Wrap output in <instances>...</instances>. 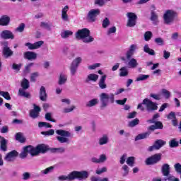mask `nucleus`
<instances>
[{"label": "nucleus", "instance_id": "nucleus-1", "mask_svg": "<svg viewBox=\"0 0 181 181\" xmlns=\"http://www.w3.org/2000/svg\"><path fill=\"white\" fill-rule=\"evenodd\" d=\"M90 176V173H88L86 170H82V171H76L74 170L69 173L67 175H61L59 176L57 180L59 181H73L76 180V179H78V180H86V179H88V177Z\"/></svg>", "mask_w": 181, "mask_h": 181}, {"label": "nucleus", "instance_id": "nucleus-2", "mask_svg": "<svg viewBox=\"0 0 181 181\" xmlns=\"http://www.w3.org/2000/svg\"><path fill=\"white\" fill-rule=\"evenodd\" d=\"M90 30L88 28H83L78 30L76 34V38L78 40H81L83 43H91V42H94V37L90 35Z\"/></svg>", "mask_w": 181, "mask_h": 181}, {"label": "nucleus", "instance_id": "nucleus-3", "mask_svg": "<svg viewBox=\"0 0 181 181\" xmlns=\"http://www.w3.org/2000/svg\"><path fill=\"white\" fill-rule=\"evenodd\" d=\"M115 95L113 93H102L100 95V110H104L108 107V104L110 102L111 104H114Z\"/></svg>", "mask_w": 181, "mask_h": 181}, {"label": "nucleus", "instance_id": "nucleus-4", "mask_svg": "<svg viewBox=\"0 0 181 181\" xmlns=\"http://www.w3.org/2000/svg\"><path fill=\"white\" fill-rule=\"evenodd\" d=\"M56 134L59 136H56L57 141L59 142V144H70V138L71 136V133L69 131L58 129L56 130Z\"/></svg>", "mask_w": 181, "mask_h": 181}, {"label": "nucleus", "instance_id": "nucleus-5", "mask_svg": "<svg viewBox=\"0 0 181 181\" xmlns=\"http://www.w3.org/2000/svg\"><path fill=\"white\" fill-rule=\"evenodd\" d=\"M161 173L165 176L163 181H180L179 178L170 175V165L168 163H164L161 166Z\"/></svg>", "mask_w": 181, "mask_h": 181}, {"label": "nucleus", "instance_id": "nucleus-6", "mask_svg": "<svg viewBox=\"0 0 181 181\" xmlns=\"http://www.w3.org/2000/svg\"><path fill=\"white\" fill-rule=\"evenodd\" d=\"M177 16V13L173 10H166L163 16L165 25H172L175 22V18Z\"/></svg>", "mask_w": 181, "mask_h": 181}, {"label": "nucleus", "instance_id": "nucleus-7", "mask_svg": "<svg viewBox=\"0 0 181 181\" xmlns=\"http://www.w3.org/2000/svg\"><path fill=\"white\" fill-rule=\"evenodd\" d=\"M81 62H83V58H81V57H77L72 61L69 66L71 76H76V73H77L78 66L81 64Z\"/></svg>", "mask_w": 181, "mask_h": 181}, {"label": "nucleus", "instance_id": "nucleus-8", "mask_svg": "<svg viewBox=\"0 0 181 181\" xmlns=\"http://www.w3.org/2000/svg\"><path fill=\"white\" fill-rule=\"evenodd\" d=\"M143 104L145 105L147 112H153L158 110V103L153 102L148 98H145L143 100Z\"/></svg>", "mask_w": 181, "mask_h": 181}, {"label": "nucleus", "instance_id": "nucleus-9", "mask_svg": "<svg viewBox=\"0 0 181 181\" xmlns=\"http://www.w3.org/2000/svg\"><path fill=\"white\" fill-rule=\"evenodd\" d=\"M162 160V153H156L148 158L145 160L146 165L147 166H151L152 165H156V163Z\"/></svg>", "mask_w": 181, "mask_h": 181}, {"label": "nucleus", "instance_id": "nucleus-10", "mask_svg": "<svg viewBox=\"0 0 181 181\" xmlns=\"http://www.w3.org/2000/svg\"><path fill=\"white\" fill-rule=\"evenodd\" d=\"M1 45L3 46L2 54L4 59H9V57L13 56V51L9 47L8 41L1 42Z\"/></svg>", "mask_w": 181, "mask_h": 181}, {"label": "nucleus", "instance_id": "nucleus-11", "mask_svg": "<svg viewBox=\"0 0 181 181\" xmlns=\"http://www.w3.org/2000/svg\"><path fill=\"white\" fill-rule=\"evenodd\" d=\"M100 13H101V11L99 8L91 9L86 16V20L88 22L93 23L97 21V16H98Z\"/></svg>", "mask_w": 181, "mask_h": 181}, {"label": "nucleus", "instance_id": "nucleus-12", "mask_svg": "<svg viewBox=\"0 0 181 181\" xmlns=\"http://www.w3.org/2000/svg\"><path fill=\"white\" fill-rule=\"evenodd\" d=\"M127 16L128 18L127 26L128 28H134L135 25H136V20L138 19V16L136 14L132 12L127 13Z\"/></svg>", "mask_w": 181, "mask_h": 181}, {"label": "nucleus", "instance_id": "nucleus-13", "mask_svg": "<svg viewBox=\"0 0 181 181\" xmlns=\"http://www.w3.org/2000/svg\"><path fill=\"white\" fill-rule=\"evenodd\" d=\"M166 145V141L162 139H157L155 141L153 146H149L148 148V152H153V151H159L162 146Z\"/></svg>", "mask_w": 181, "mask_h": 181}, {"label": "nucleus", "instance_id": "nucleus-14", "mask_svg": "<svg viewBox=\"0 0 181 181\" xmlns=\"http://www.w3.org/2000/svg\"><path fill=\"white\" fill-rule=\"evenodd\" d=\"M148 132L143 133V134H139L135 137V141H140V139H146V138H148L149 135H151V132H153L155 129H156V127L155 125H151L147 128Z\"/></svg>", "mask_w": 181, "mask_h": 181}, {"label": "nucleus", "instance_id": "nucleus-15", "mask_svg": "<svg viewBox=\"0 0 181 181\" xmlns=\"http://www.w3.org/2000/svg\"><path fill=\"white\" fill-rule=\"evenodd\" d=\"M18 155H19V153H18V151H16V150H13L6 155V156L4 157V160L8 163L15 162V159L18 158Z\"/></svg>", "mask_w": 181, "mask_h": 181}, {"label": "nucleus", "instance_id": "nucleus-16", "mask_svg": "<svg viewBox=\"0 0 181 181\" xmlns=\"http://www.w3.org/2000/svg\"><path fill=\"white\" fill-rule=\"evenodd\" d=\"M0 37L4 40L8 39H11V40H13V39H15V35H13V33L9 30H4L0 33Z\"/></svg>", "mask_w": 181, "mask_h": 181}, {"label": "nucleus", "instance_id": "nucleus-17", "mask_svg": "<svg viewBox=\"0 0 181 181\" xmlns=\"http://www.w3.org/2000/svg\"><path fill=\"white\" fill-rule=\"evenodd\" d=\"M45 42L43 41H37L35 42V43L32 44L30 42H26L25 44V46H26L29 50H35L36 49H39L43 46Z\"/></svg>", "mask_w": 181, "mask_h": 181}, {"label": "nucleus", "instance_id": "nucleus-18", "mask_svg": "<svg viewBox=\"0 0 181 181\" xmlns=\"http://www.w3.org/2000/svg\"><path fill=\"white\" fill-rule=\"evenodd\" d=\"M23 57L26 60H36L37 59V54L36 52L27 51L24 52Z\"/></svg>", "mask_w": 181, "mask_h": 181}, {"label": "nucleus", "instance_id": "nucleus-19", "mask_svg": "<svg viewBox=\"0 0 181 181\" xmlns=\"http://www.w3.org/2000/svg\"><path fill=\"white\" fill-rule=\"evenodd\" d=\"M25 150L28 151V153H30L31 156H38L39 155V152L37 150V147H35L33 146H31V145L26 146Z\"/></svg>", "mask_w": 181, "mask_h": 181}, {"label": "nucleus", "instance_id": "nucleus-20", "mask_svg": "<svg viewBox=\"0 0 181 181\" xmlns=\"http://www.w3.org/2000/svg\"><path fill=\"white\" fill-rule=\"evenodd\" d=\"M11 23V17L3 15L0 17V26H8Z\"/></svg>", "mask_w": 181, "mask_h": 181}, {"label": "nucleus", "instance_id": "nucleus-21", "mask_svg": "<svg viewBox=\"0 0 181 181\" xmlns=\"http://www.w3.org/2000/svg\"><path fill=\"white\" fill-rule=\"evenodd\" d=\"M37 151L38 152V155L40 153H46L49 151V146L45 144H41L37 146Z\"/></svg>", "mask_w": 181, "mask_h": 181}, {"label": "nucleus", "instance_id": "nucleus-22", "mask_svg": "<svg viewBox=\"0 0 181 181\" xmlns=\"http://www.w3.org/2000/svg\"><path fill=\"white\" fill-rule=\"evenodd\" d=\"M40 100L41 101H46L47 100V93H46V88L41 86L40 88Z\"/></svg>", "mask_w": 181, "mask_h": 181}, {"label": "nucleus", "instance_id": "nucleus-23", "mask_svg": "<svg viewBox=\"0 0 181 181\" xmlns=\"http://www.w3.org/2000/svg\"><path fill=\"white\" fill-rule=\"evenodd\" d=\"M105 80H107V75L102 76L99 80L98 86L101 90H105V88H107V83H105Z\"/></svg>", "mask_w": 181, "mask_h": 181}, {"label": "nucleus", "instance_id": "nucleus-24", "mask_svg": "<svg viewBox=\"0 0 181 181\" xmlns=\"http://www.w3.org/2000/svg\"><path fill=\"white\" fill-rule=\"evenodd\" d=\"M0 151L2 152H6L8 151V140L6 139L0 140Z\"/></svg>", "mask_w": 181, "mask_h": 181}, {"label": "nucleus", "instance_id": "nucleus-25", "mask_svg": "<svg viewBox=\"0 0 181 181\" xmlns=\"http://www.w3.org/2000/svg\"><path fill=\"white\" fill-rule=\"evenodd\" d=\"M67 82V76L64 74H60L58 78L59 86H64Z\"/></svg>", "mask_w": 181, "mask_h": 181}, {"label": "nucleus", "instance_id": "nucleus-26", "mask_svg": "<svg viewBox=\"0 0 181 181\" xmlns=\"http://www.w3.org/2000/svg\"><path fill=\"white\" fill-rule=\"evenodd\" d=\"M98 80V75L95 74H90L88 75L87 78L85 80V83H88L89 81L95 82Z\"/></svg>", "mask_w": 181, "mask_h": 181}, {"label": "nucleus", "instance_id": "nucleus-27", "mask_svg": "<svg viewBox=\"0 0 181 181\" xmlns=\"http://www.w3.org/2000/svg\"><path fill=\"white\" fill-rule=\"evenodd\" d=\"M26 89L21 88L18 90V95L20 97H24L25 98H30V93L25 91Z\"/></svg>", "mask_w": 181, "mask_h": 181}, {"label": "nucleus", "instance_id": "nucleus-28", "mask_svg": "<svg viewBox=\"0 0 181 181\" xmlns=\"http://www.w3.org/2000/svg\"><path fill=\"white\" fill-rule=\"evenodd\" d=\"M138 62L135 59V58H132L129 59L127 66L130 69H136V67H138Z\"/></svg>", "mask_w": 181, "mask_h": 181}, {"label": "nucleus", "instance_id": "nucleus-29", "mask_svg": "<svg viewBox=\"0 0 181 181\" xmlns=\"http://www.w3.org/2000/svg\"><path fill=\"white\" fill-rule=\"evenodd\" d=\"M108 141H109L108 135L104 134L102 137L99 139L98 144L100 146L107 145V144H108Z\"/></svg>", "mask_w": 181, "mask_h": 181}, {"label": "nucleus", "instance_id": "nucleus-30", "mask_svg": "<svg viewBox=\"0 0 181 181\" xmlns=\"http://www.w3.org/2000/svg\"><path fill=\"white\" fill-rule=\"evenodd\" d=\"M97 104H98V98H94V99H92L90 100H89L86 106L88 107V108H90V107H95V105H97Z\"/></svg>", "mask_w": 181, "mask_h": 181}, {"label": "nucleus", "instance_id": "nucleus-31", "mask_svg": "<svg viewBox=\"0 0 181 181\" xmlns=\"http://www.w3.org/2000/svg\"><path fill=\"white\" fill-rule=\"evenodd\" d=\"M144 52H145V53H148V54H149L150 56H155L156 54L155 50L149 48V45H144Z\"/></svg>", "mask_w": 181, "mask_h": 181}, {"label": "nucleus", "instance_id": "nucleus-32", "mask_svg": "<svg viewBox=\"0 0 181 181\" xmlns=\"http://www.w3.org/2000/svg\"><path fill=\"white\" fill-rule=\"evenodd\" d=\"M51 152H52V153H64L66 148L64 147L53 148H51Z\"/></svg>", "mask_w": 181, "mask_h": 181}, {"label": "nucleus", "instance_id": "nucleus-33", "mask_svg": "<svg viewBox=\"0 0 181 181\" xmlns=\"http://www.w3.org/2000/svg\"><path fill=\"white\" fill-rule=\"evenodd\" d=\"M73 33L71 30H64L61 33V37L62 39H67L69 36H72Z\"/></svg>", "mask_w": 181, "mask_h": 181}, {"label": "nucleus", "instance_id": "nucleus-34", "mask_svg": "<svg viewBox=\"0 0 181 181\" xmlns=\"http://www.w3.org/2000/svg\"><path fill=\"white\" fill-rule=\"evenodd\" d=\"M54 170V166H50L47 168L45 170H41L40 173L42 175H49V173H52Z\"/></svg>", "mask_w": 181, "mask_h": 181}, {"label": "nucleus", "instance_id": "nucleus-35", "mask_svg": "<svg viewBox=\"0 0 181 181\" xmlns=\"http://www.w3.org/2000/svg\"><path fill=\"white\" fill-rule=\"evenodd\" d=\"M16 140L18 141V142H21V144H23L26 141V139L22 136V133L18 132L16 134Z\"/></svg>", "mask_w": 181, "mask_h": 181}, {"label": "nucleus", "instance_id": "nucleus-36", "mask_svg": "<svg viewBox=\"0 0 181 181\" xmlns=\"http://www.w3.org/2000/svg\"><path fill=\"white\" fill-rule=\"evenodd\" d=\"M170 148H177L179 146V141L176 139H173L169 141Z\"/></svg>", "mask_w": 181, "mask_h": 181}, {"label": "nucleus", "instance_id": "nucleus-37", "mask_svg": "<svg viewBox=\"0 0 181 181\" xmlns=\"http://www.w3.org/2000/svg\"><path fill=\"white\" fill-rule=\"evenodd\" d=\"M139 124V119L136 118L128 123V127L130 128H134V127H136Z\"/></svg>", "mask_w": 181, "mask_h": 181}, {"label": "nucleus", "instance_id": "nucleus-38", "mask_svg": "<svg viewBox=\"0 0 181 181\" xmlns=\"http://www.w3.org/2000/svg\"><path fill=\"white\" fill-rule=\"evenodd\" d=\"M127 76H128V69H127V67L123 66L120 69L119 76L127 77Z\"/></svg>", "mask_w": 181, "mask_h": 181}, {"label": "nucleus", "instance_id": "nucleus-39", "mask_svg": "<svg viewBox=\"0 0 181 181\" xmlns=\"http://www.w3.org/2000/svg\"><path fill=\"white\" fill-rule=\"evenodd\" d=\"M126 163L129 166H134V165H135V157H128L127 160H126Z\"/></svg>", "mask_w": 181, "mask_h": 181}, {"label": "nucleus", "instance_id": "nucleus-40", "mask_svg": "<svg viewBox=\"0 0 181 181\" xmlns=\"http://www.w3.org/2000/svg\"><path fill=\"white\" fill-rule=\"evenodd\" d=\"M21 88H25L28 90L29 87H30V85H29V81L26 78H24L21 82Z\"/></svg>", "mask_w": 181, "mask_h": 181}, {"label": "nucleus", "instance_id": "nucleus-41", "mask_svg": "<svg viewBox=\"0 0 181 181\" xmlns=\"http://www.w3.org/2000/svg\"><path fill=\"white\" fill-rule=\"evenodd\" d=\"M28 153H28V150L26 149V146H24L23 148V151L19 155L21 159H25V158H27Z\"/></svg>", "mask_w": 181, "mask_h": 181}, {"label": "nucleus", "instance_id": "nucleus-42", "mask_svg": "<svg viewBox=\"0 0 181 181\" xmlns=\"http://www.w3.org/2000/svg\"><path fill=\"white\" fill-rule=\"evenodd\" d=\"M149 78V75L140 74L136 79V81H145Z\"/></svg>", "mask_w": 181, "mask_h": 181}, {"label": "nucleus", "instance_id": "nucleus-43", "mask_svg": "<svg viewBox=\"0 0 181 181\" xmlns=\"http://www.w3.org/2000/svg\"><path fill=\"white\" fill-rule=\"evenodd\" d=\"M38 127L39 128H43V127H45V128H52V126L49 124L48 122H38Z\"/></svg>", "mask_w": 181, "mask_h": 181}, {"label": "nucleus", "instance_id": "nucleus-44", "mask_svg": "<svg viewBox=\"0 0 181 181\" xmlns=\"http://www.w3.org/2000/svg\"><path fill=\"white\" fill-rule=\"evenodd\" d=\"M152 32L151 31H146L144 33V40H146V42H149L150 39H152Z\"/></svg>", "mask_w": 181, "mask_h": 181}, {"label": "nucleus", "instance_id": "nucleus-45", "mask_svg": "<svg viewBox=\"0 0 181 181\" xmlns=\"http://www.w3.org/2000/svg\"><path fill=\"white\" fill-rule=\"evenodd\" d=\"M52 25L49 24L48 23L41 22L40 28H43L44 29H47V30H51L52 28H50Z\"/></svg>", "mask_w": 181, "mask_h": 181}, {"label": "nucleus", "instance_id": "nucleus-46", "mask_svg": "<svg viewBox=\"0 0 181 181\" xmlns=\"http://www.w3.org/2000/svg\"><path fill=\"white\" fill-rule=\"evenodd\" d=\"M155 43L158 46H163L165 45V41L163 40L162 37H158L154 40Z\"/></svg>", "mask_w": 181, "mask_h": 181}, {"label": "nucleus", "instance_id": "nucleus-47", "mask_svg": "<svg viewBox=\"0 0 181 181\" xmlns=\"http://www.w3.org/2000/svg\"><path fill=\"white\" fill-rule=\"evenodd\" d=\"M37 77H39V72H34L31 74L30 81L33 83H36V78H37Z\"/></svg>", "mask_w": 181, "mask_h": 181}, {"label": "nucleus", "instance_id": "nucleus-48", "mask_svg": "<svg viewBox=\"0 0 181 181\" xmlns=\"http://www.w3.org/2000/svg\"><path fill=\"white\" fill-rule=\"evenodd\" d=\"M162 94L164 95L165 98L166 100H168V98H170V92L166 89H162Z\"/></svg>", "mask_w": 181, "mask_h": 181}, {"label": "nucleus", "instance_id": "nucleus-49", "mask_svg": "<svg viewBox=\"0 0 181 181\" xmlns=\"http://www.w3.org/2000/svg\"><path fill=\"white\" fill-rule=\"evenodd\" d=\"M30 117L33 118V119H35V118H37L39 117V113L35 110H30Z\"/></svg>", "mask_w": 181, "mask_h": 181}, {"label": "nucleus", "instance_id": "nucleus-50", "mask_svg": "<svg viewBox=\"0 0 181 181\" xmlns=\"http://www.w3.org/2000/svg\"><path fill=\"white\" fill-rule=\"evenodd\" d=\"M122 169L124 170L123 176H128V174L129 173V167L127 165H124L122 168Z\"/></svg>", "mask_w": 181, "mask_h": 181}, {"label": "nucleus", "instance_id": "nucleus-51", "mask_svg": "<svg viewBox=\"0 0 181 181\" xmlns=\"http://www.w3.org/2000/svg\"><path fill=\"white\" fill-rule=\"evenodd\" d=\"M154 124H155L154 127H156V129H163V124H162V122L156 121Z\"/></svg>", "mask_w": 181, "mask_h": 181}, {"label": "nucleus", "instance_id": "nucleus-52", "mask_svg": "<svg viewBox=\"0 0 181 181\" xmlns=\"http://www.w3.org/2000/svg\"><path fill=\"white\" fill-rule=\"evenodd\" d=\"M76 109V106L72 105L70 108L66 107L64 109L63 112L64 114H69V112H73Z\"/></svg>", "mask_w": 181, "mask_h": 181}, {"label": "nucleus", "instance_id": "nucleus-53", "mask_svg": "<svg viewBox=\"0 0 181 181\" xmlns=\"http://www.w3.org/2000/svg\"><path fill=\"white\" fill-rule=\"evenodd\" d=\"M23 30H25V23H21L16 29V32H19L20 33H22Z\"/></svg>", "mask_w": 181, "mask_h": 181}, {"label": "nucleus", "instance_id": "nucleus-54", "mask_svg": "<svg viewBox=\"0 0 181 181\" xmlns=\"http://www.w3.org/2000/svg\"><path fill=\"white\" fill-rule=\"evenodd\" d=\"M110 20L108 19V18H105V19L103 20V24H102V26L103 28H108V26H110Z\"/></svg>", "mask_w": 181, "mask_h": 181}, {"label": "nucleus", "instance_id": "nucleus-55", "mask_svg": "<svg viewBox=\"0 0 181 181\" xmlns=\"http://www.w3.org/2000/svg\"><path fill=\"white\" fill-rule=\"evenodd\" d=\"M107 2V0H95V5H98L99 6H103Z\"/></svg>", "mask_w": 181, "mask_h": 181}, {"label": "nucleus", "instance_id": "nucleus-56", "mask_svg": "<svg viewBox=\"0 0 181 181\" xmlns=\"http://www.w3.org/2000/svg\"><path fill=\"white\" fill-rule=\"evenodd\" d=\"M32 66H33V63H30L25 66L24 69L25 74H28V73H30V67H32Z\"/></svg>", "mask_w": 181, "mask_h": 181}, {"label": "nucleus", "instance_id": "nucleus-57", "mask_svg": "<svg viewBox=\"0 0 181 181\" xmlns=\"http://www.w3.org/2000/svg\"><path fill=\"white\" fill-rule=\"evenodd\" d=\"M150 19L152 22H156V21H158V14L154 11H151V16Z\"/></svg>", "mask_w": 181, "mask_h": 181}, {"label": "nucleus", "instance_id": "nucleus-58", "mask_svg": "<svg viewBox=\"0 0 181 181\" xmlns=\"http://www.w3.org/2000/svg\"><path fill=\"white\" fill-rule=\"evenodd\" d=\"M127 153H124L119 160L120 165H124L125 163V160H127Z\"/></svg>", "mask_w": 181, "mask_h": 181}, {"label": "nucleus", "instance_id": "nucleus-59", "mask_svg": "<svg viewBox=\"0 0 181 181\" xmlns=\"http://www.w3.org/2000/svg\"><path fill=\"white\" fill-rule=\"evenodd\" d=\"M42 135H54V129H49V131L47 132H41Z\"/></svg>", "mask_w": 181, "mask_h": 181}, {"label": "nucleus", "instance_id": "nucleus-60", "mask_svg": "<svg viewBox=\"0 0 181 181\" xmlns=\"http://www.w3.org/2000/svg\"><path fill=\"white\" fill-rule=\"evenodd\" d=\"M163 57L165 60H168V59H169V57H170V52H169V51H166V50L163 51Z\"/></svg>", "mask_w": 181, "mask_h": 181}, {"label": "nucleus", "instance_id": "nucleus-61", "mask_svg": "<svg viewBox=\"0 0 181 181\" xmlns=\"http://www.w3.org/2000/svg\"><path fill=\"white\" fill-rule=\"evenodd\" d=\"M107 160V156L105 154H101L99 157V163H104Z\"/></svg>", "mask_w": 181, "mask_h": 181}, {"label": "nucleus", "instance_id": "nucleus-62", "mask_svg": "<svg viewBox=\"0 0 181 181\" xmlns=\"http://www.w3.org/2000/svg\"><path fill=\"white\" fill-rule=\"evenodd\" d=\"M21 67H22V64H13L12 65L13 70H16V71H19V70H21Z\"/></svg>", "mask_w": 181, "mask_h": 181}, {"label": "nucleus", "instance_id": "nucleus-63", "mask_svg": "<svg viewBox=\"0 0 181 181\" xmlns=\"http://www.w3.org/2000/svg\"><path fill=\"white\" fill-rule=\"evenodd\" d=\"M1 96L4 97V98H5V100H11V95H9L8 92L3 91Z\"/></svg>", "mask_w": 181, "mask_h": 181}, {"label": "nucleus", "instance_id": "nucleus-64", "mask_svg": "<svg viewBox=\"0 0 181 181\" xmlns=\"http://www.w3.org/2000/svg\"><path fill=\"white\" fill-rule=\"evenodd\" d=\"M167 118L168 119H175L176 118V113L175 112H170Z\"/></svg>", "mask_w": 181, "mask_h": 181}]
</instances>
